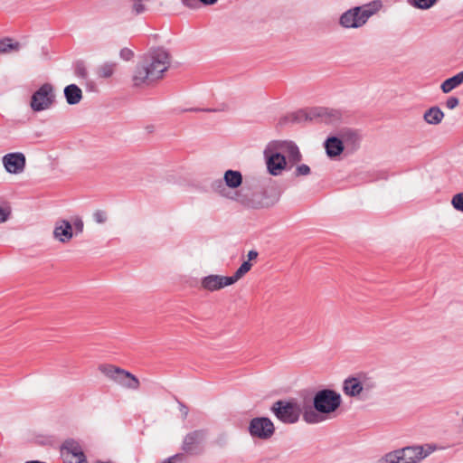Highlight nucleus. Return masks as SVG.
<instances>
[{"instance_id":"obj_6","label":"nucleus","mask_w":463,"mask_h":463,"mask_svg":"<svg viewBox=\"0 0 463 463\" xmlns=\"http://www.w3.org/2000/svg\"><path fill=\"white\" fill-rule=\"evenodd\" d=\"M341 395L330 389L318 391L313 398L315 410L322 414L335 411L341 405Z\"/></svg>"},{"instance_id":"obj_21","label":"nucleus","mask_w":463,"mask_h":463,"mask_svg":"<svg viewBox=\"0 0 463 463\" xmlns=\"http://www.w3.org/2000/svg\"><path fill=\"white\" fill-rule=\"evenodd\" d=\"M444 118L443 111L438 107L433 106L424 112L423 118L430 125L439 124Z\"/></svg>"},{"instance_id":"obj_39","label":"nucleus","mask_w":463,"mask_h":463,"mask_svg":"<svg viewBox=\"0 0 463 463\" xmlns=\"http://www.w3.org/2000/svg\"><path fill=\"white\" fill-rule=\"evenodd\" d=\"M11 215V210L7 208L0 207V223L6 222Z\"/></svg>"},{"instance_id":"obj_11","label":"nucleus","mask_w":463,"mask_h":463,"mask_svg":"<svg viewBox=\"0 0 463 463\" xmlns=\"http://www.w3.org/2000/svg\"><path fill=\"white\" fill-rule=\"evenodd\" d=\"M271 148L279 150L286 156L288 169L298 165L302 160V154L295 142L290 140H277L271 142Z\"/></svg>"},{"instance_id":"obj_15","label":"nucleus","mask_w":463,"mask_h":463,"mask_svg":"<svg viewBox=\"0 0 463 463\" xmlns=\"http://www.w3.org/2000/svg\"><path fill=\"white\" fill-rule=\"evenodd\" d=\"M232 279L229 277L222 275H208L201 279V288L208 291H216L224 287L231 286Z\"/></svg>"},{"instance_id":"obj_29","label":"nucleus","mask_w":463,"mask_h":463,"mask_svg":"<svg viewBox=\"0 0 463 463\" xmlns=\"http://www.w3.org/2000/svg\"><path fill=\"white\" fill-rule=\"evenodd\" d=\"M21 44L18 42L12 43V39H0V53H9L11 52H18Z\"/></svg>"},{"instance_id":"obj_41","label":"nucleus","mask_w":463,"mask_h":463,"mask_svg":"<svg viewBox=\"0 0 463 463\" xmlns=\"http://www.w3.org/2000/svg\"><path fill=\"white\" fill-rule=\"evenodd\" d=\"M75 71H76V74L78 76H80V77H86L87 75V71H86V68L85 66L83 65V63H78L76 65V69H75Z\"/></svg>"},{"instance_id":"obj_8","label":"nucleus","mask_w":463,"mask_h":463,"mask_svg":"<svg viewBox=\"0 0 463 463\" xmlns=\"http://www.w3.org/2000/svg\"><path fill=\"white\" fill-rule=\"evenodd\" d=\"M427 455L420 446L406 447L386 454L383 460L386 463H418Z\"/></svg>"},{"instance_id":"obj_26","label":"nucleus","mask_w":463,"mask_h":463,"mask_svg":"<svg viewBox=\"0 0 463 463\" xmlns=\"http://www.w3.org/2000/svg\"><path fill=\"white\" fill-rule=\"evenodd\" d=\"M117 65V62L106 61L97 68L96 74L99 78L108 79L114 74Z\"/></svg>"},{"instance_id":"obj_2","label":"nucleus","mask_w":463,"mask_h":463,"mask_svg":"<svg viewBox=\"0 0 463 463\" xmlns=\"http://www.w3.org/2000/svg\"><path fill=\"white\" fill-rule=\"evenodd\" d=\"M382 7L380 1L356 6L345 12L339 19V24L345 28H359Z\"/></svg>"},{"instance_id":"obj_10","label":"nucleus","mask_w":463,"mask_h":463,"mask_svg":"<svg viewBox=\"0 0 463 463\" xmlns=\"http://www.w3.org/2000/svg\"><path fill=\"white\" fill-rule=\"evenodd\" d=\"M248 430L252 438L262 440L269 439L275 432L273 422L267 417L253 418L250 421Z\"/></svg>"},{"instance_id":"obj_27","label":"nucleus","mask_w":463,"mask_h":463,"mask_svg":"<svg viewBox=\"0 0 463 463\" xmlns=\"http://www.w3.org/2000/svg\"><path fill=\"white\" fill-rule=\"evenodd\" d=\"M361 387L363 397H368L372 392L376 388V382L373 378L365 374H360Z\"/></svg>"},{"instance_id":"obj_30","label":"nucleus","mask_w":463,"mask_h":463,"mask_svg":"<svg viewBox=\"0 0 463 463\" xmlns=\"http://www.w3.org/2000/svg\"><path fill=\"white\" fill-rule=\"evenodd\" d=\"M251 263L249 260L242 262V264L238 268V269L234 272L232 276H230V279H232V284L237 282L240 279H241L247 272H249L251 269Z\"/></svg>"},{"instance_id":"obj_19","label":"nucleus","mask_w":463,"mask_h":463,"mask_svg":"<svg viewBox=\"0 0 463 463\" xmlns=\"http://www.w3.org/2000/svg\"><path fill=\"white\" fill-rule=\"evenodd\" d=\"M64 97L69 105H76L82 99V91L76 84H70L64 88Z\"/></svg>"},{"instance_id":"obj_16","label":"nucleus","mask_w":463,"mask_h":463,"mask_svg":"<svg viewBox=\"0 0 463 463\" xmlns=\"http://www.w3.org/2000/svg\"><path fill=\"white\" fill-rule=\"evenodd\" d=\"M53 237L60 242L66 243L73 237L72 224L67 220H59L56 222Z\"/></svg>"},{"instance_id":"obj_35","label":"nucleus","mask_w":463,"mask_h":463,"mask_svg":"<svg viewBox=\"0 0 463 463\" xmlns=\"http://www.w3.org/2000/svg\"><path fill=\"white\" fill-rule=\"evenodd\" d=\"M451 203L456 210L463 212V193L455 194Z\"/></svg>"},{"instance_id":"obj_37","label":"nucleus","mask_w":463,"mask_h":463,"mask_svg":"<svg viewBox=\"0 0 463 463\" xmlns=\"http://www.w3.org/2000/svg\"><path fill=\"white\" fill-rule=\"evenodd\" d=\"M72 225L75 229L76 234L83 232L84 223L80 217H75L72 221Z\"/></svg>"},{"instance_id":"obj_20","label":"nucleus","mask_w":463,"mask_h":463,"mask_svg":"<svg viewBox=\"0 0 463 463\" xmlns=\"http://www.w3.org/2000/svg\"><path fill=\"white\" fill-rule=\"evenodd\" d=\"M223 180L228 189H236L242 184V175L240 171L229 169L225 171Z\"/></svg>"},{"instance_id":"obj_31","label":"nucleus","mask_w":463,"mask_h":463,"mask_svg":"<svg viewBox=\"0 0 463 463\" xmlns=\"http://www.w3.org/2000/svg\"><path fill=\"white\" fill-rule=\"evenodd\" d=\"M64 463H88L86 458L80 456L68 455L64 450L61 451Z\"/></svg>"},{"instance_id":"obj_4","label":"nucleus","mask_w":463,"mask_h":463,"mask_svg":"<svg viewBox=\"0 0 463 463\" xmlns=\"http://www.w3.org/2000/svg\"><path fill=\"white\" fill-rule=\"evenodd\" d=\"M99 370L110 380L121 386L137 390L140 386L139 380L131 373L112 364H100Z\"/></svg>"},{"instance_id":"obj_7","label":"nucleus","mask_w":463,"mask_h":463,"mask_svg":"<svg viewBox=\"0 0 463 463\" xmlns=\"http://www.w3.org/2000/svg\"><path fill=\"white\" fill-rule=\"evenodd\" d=\"M208 436L206 429L194 430L186 433L181 443V450L190 456H199L204 452V442Z\"/></svg>"},{"instance_id":"obj_9","label":"nucleus","mask_w":463,"mask_h":463,"mask_svg":"<svg viewBox=\"0 0 463 463\" xmlns=\"http://www.w3.org/2000/svg\"><path fill=\"white\" fill-rule=\"evenodd\" d=\"M55 90L52 84L43 83L31 98L30 106L35 112L50 109L55 103Z\"/></svg>"},{"instance_id":"obj_24","label":"nucleus","mask_w":463,"mask_h":463,"mask_svg":"<svg viewBox=\"0 0 463 463\" xmlns=\"http://www.w3.org/2000/svg\"><path fill=\"white\" fill-rule=\"evenodd\" d=\"M303 420L309 424H315L322 421L324 418L321 416L322 413L317 412L314 406H305L302 409Z\"/></svg>"},{"instance_id":"obj_33","label":"nucleus","mask_w":463,"mask_h":463,"mask_svg":"<svg viewBox=\"0 0 463 463\" xmlns=\"http://www.w3.org/2000/svg\"><path fill=\"white\" fill-rule=\"evenodd\" d=\"M296 165L297 166L294 171L295 177L307 176V175H310L311 169L307 165L301 164V165Z\"/></svg>"},{"instance_id":"obj_40","label":"nucleus","mask_w":463,"mask_h":463,"mask_svg":"<svg viewBox=\"0 0 463 463\" xmlns=\"http://www.w3.org/2000/svg\"><path fill=\"white\" fill-rule=\"evenodd\" d=\"M459 104V99L457 97H449L446 101V107L449 109H453Z\"/></svg>"},{"instance_id":"obj_12","label":"nucleus","mask_w":463,"mask_h":463,"mask_svg":"<svg viewBox=\"0 0 463 463\" xmlns=\"http://www.w3.org/2000/svg\"><path fill=\"white\" fill-rule=\"evenodd\" d=\"M264 156L268 171L272 175H279L283 170L288 167L286 156L279 152V150H273V148H271V142L264 150Z\"/></svg>"},{"instance_id":"obj_3","label":"nucleus","mask_w":463,"mask_h":463,"mask_svg":"<svg viewBox=\"0 0 463 463\" xmlns=\"http://www.w3.org/2000/svg\"><path fill=\"white\" fill-rule=\"evenodd\" d=\"M321 118L326 123H335L340 119V113L337 110L326 108H316L309 111L298 110L279 120V125L290 123H301L314 118Z\"/></svg>"},{"instance_id":"obj_1","label":"nucleus","mask_w":463,"mask_h":463,"mask_svg":"<svg viewBox=\"0 0 463 463\" xmlns=\"http://www.w3.org/2000/svg\"><path fill=\"white\" fill-rule=\"evenodd\" d=\"M171 64V55L163 47L151 49L137 64L132 82L135 87L148 86L162 78Z\"/></svg>"},{"instance_id":"obj_18","label":"nucleus","mask_w":463,"mask_h":463,"mask_svg":"<svg viewBox=\"0 0 463 463\" xmlns=\"http://www.w3.org/2000/svg\"><path fill=\"white\" fill-rule=\"evenodd\" d=\"M325 148L326 155L330 157H335L341 155L345 149L344 142L336 137H329L325 141Z\"/></svg>"},{"instance_id":"obj_22","label":"nucleus","mask_w":463,"mask_h":463,"mask_svg":"<svg viewBox=\"0 0 463 463\" xmlns=\"http://www.w3.org/2000/svg\"><path fill=\"white\" fill-rule=\"evenodd\" d=\"M463 83V71L457 73L456 75L445 80L441 85L440 89L443 93H449L454 89L458 88L459 85Z\"/></svg>"},{"instance_id":"obj_23","label":"nucleus","mask_w":463,"mask_h":463,"mask_svg":"<svg viewBox=\"0 0 463 463\" xmlns=\"http://www.w3.org/2000/svg\"><path fill=\"white\" fill-rule=\"evenodd\" d=\"M61 450L68 452V455H75L80 456L81 458H86L80 443L72 439H66L62 443L61 447Z\"/></svg>"},{"instance_id":"obj_34","label":"nucleus","mask_w":463,"mask_h":463,"mask_svg":"<svg viewBox=\"0 0 463 463\" xmlns=\"http://www.w3.org/2000/svg\"><path fill=\"white\" fill-rule=\"evenodd\" d=\"M189 455L187 453H184V451L180 453H176L175 455L168 458L166 459L167 463H187V457Z\"/></svg>"},{"instance_id":"obj_44","label":"nucleus","mask_w":463,"mask_h":463,"mask_svg":"<svg viewBox=\"0 0 463 463\" xmlns=\"http://www.w3.org/2000/svg\"><path fill=\"white\" fill-rule=\"evenodd\" d=\"M257 257H258V252H257L256 250H250V251L248 252V260H249V262H250V260H252L257 259Z\"/></svg>"},{"instance_id":"obj_28","label":"nucleus","mask_w":463,"mask_h":463,"mask_svg":"<svg viewBox=\"0 0 463 463\" xmlns=\"http://www.w3.org/2000/svg\"><path fill=\"white\" fill-rule=\"evenodd\" d=\"M211 189L214 193L220 194L222 197L226 198H233V196L231 194V192L227 188L225 182L223 179H216L211 183Z\"/></svg>"},{"instance_id":"obj_5","label":"nucleus","mask_w":463,"mask_h":463,"mask_svg":"<svg viewBox=\"0 0 463 463\" xmlns=\"http://www.w3.org/2000/svg\"><path fill=\"white\" fill-rule=\"evenodd\" d=\"M270 410L277 419L285 424L296 423L302 412L300 405L294 400H279L272 404Z\"/></svg>"},{"instance_id":"obj_46","label":"nucleus","mask_w":463,"mask_h":463,"mask_svg":"<svg viewBox=\"0 0 463 463\" xmlns=\"http://www.w3.org/2000/svg\"><path fill=\"white\" fill-rule=\"evenodd\" d=\"M218 0H198V2L202 3L204 5H212L215 4Z\"/></svg>"},{"instance_id":"obj_36","label":"nucleus","mask_w":463,"mask_h":463,"mask_svg":"<svg viewBox=\"0 0 463 463\" xmlns=\"http://www.w3.org/2000/svg\"><path fill=\"white\" fill-rule=\"evenodd\" d=\"M93 219L97 223H104L107 221V214L104 211L97 210L93 213Z\"/></svg>"},{"instance_id":"obj_32","label":"nucleus","mask_w":463,"mask_h":463,"mask_svg":"<svg viewBox=\"0 0 463 463\" xmlns=\"http://www.w3.org/2000/svg\"><path fill=\"white\" fill-rule=\"evenodd\" d=\"M438 0H412V5L422 10H426L433 6Z\"/></svg>"},{"instance_id":"obj_13","label":"nucleus","mask_w":463,"mask_h":463,"mask_svg":"<svg viewBox=\"0 0 463 463\" xmlns=\"http://www.w3.org/2000/svg\"><path fill=\"white\" fill-rule=\"evenodd\" d=\"M25 156L23 153H9L3 156V164L10 174L22 173L25 167Z\"/></svg>"},{"instance_id":"obj_38","label":"nucleus","mask_w":463,"mask_h":463,"mask_svg":"<svg viewBox=\"0 0 463 463\" xmlns=\"http://www.w3.org/2000/svg\"><path fill=\"white\" fill-rule=\"evenodd\" d=\"M119 56L124 61H130L134 57V52L128 48H122Z\"/></svg>"},{"instance_id":"obj_45","label":"nucleus","mask_w":463,"mask_h":463,"mask_svg":"<svg viewBox=\"0 0 463 463\" xmlns=\"http://www.w3.org/2000/svg\"><path fill=\"white\" fill-rule=\"evenodd\" d=\"M225 108H222V109H201L202 111H207V112H215V111H220V110H224ZM191 111H199L200 109H190Z\"/></svg>"},{"instance_id":"obj_42","label":"nucleus","mask_w":463,"mask_h":463,"mask_svg":"<svg viewBox=\"0 0 463 463\" xmlns=\"http://www.w3.org/2000/svg\"><path fill=\"white\" fill-rule=\"evenodd\" d=\"M183 5L189 8H196L198 6V0H181Z\"/></svg>"},{"instance_id":"obj_17","label":"nucleus","mask_w":463,"mask_h":463,"mask_svg":"<svg viewBox=\"0 0 463 463\" xmlns=\"http://www.w3.org/2000/svg\"><path fill=\"white\" fill-rule=\"evenodd\" d=\"M343 392L349 397L363 396L360 374L346 378L343 383Z\"/></svg>"},{"instance_id":"obj_43","label":"nucleus","mask_w":463,"mask_h":463,"mask_svg":"<svg viewBox=\"0 0 463 463\" xmlns=\"http://www.w3.org/2000/svg\"><path fill=\"white\" fill-rule=\"evenodd\" d=\"M179 410L184 418H186L189 412L188 407L184 405L183 402H179Z\"/></svg>"},{"instance_id":"obj_25","label":"nucleus","mask_w":463,"mask_h":463,"mask_svg":"<svg viewBox=\"0 0 463 463\" xmlns=\"http://www.w3.org/2000/svg\"><path fill=\"white\" fill-rule=\"evenodd\" d=\"M342 140L344 144H345V146H351V150H356L360 144V137L357 132L353 130H347L343 132L342 134Z\"/></svg>"},{"instance_id":"obj_14","label":"nucleus","mask_w":463,"mask_h":463,"mask_svg":"<svg viewBox=\"0 0 463 463\" xmlns=\"http://www.w3.org/2000/svg\"><path fill=\"white\" fill-rule=\"evenodd\" d=\"M232 200L248 208H261L264 206L261 201V195L259 193H253L250 190L241 189L232 195Z\"/></svg>"}]
</instances>
